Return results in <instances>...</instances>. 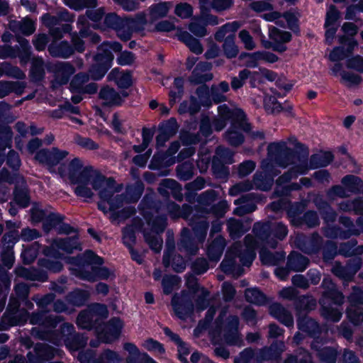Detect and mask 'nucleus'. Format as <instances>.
<instances>
[{
    "label": "nucleus",
    "instance_id": "62",
    "mask_svg": "<svg viewBox=\"0 0 363 363\" xmlns=\"http://www.w3.org/2000/svg\"><path fill=\"white\" fill-rule=\"evenodd\" d=\"M177 177L182 181L190 180L193 175V169L191 164L184 162L178 164L176 168Z\"/></svg>",
    "mask_w": 363,
    "mask_h": 363
},
{
    "label": "nucleus",
    "instance_id": "49",
    "mask_svg": "<svg viewBox=\"0 0 363 363\" xmlns=\"http://www.w3.org/2000/svg\"><path fill=\"white\" fill-rule=\"evenodd\" d=\"M44 62L42 58L33 60L30 69V77L34 82L42 80L45 77Z\"/></svg>",
    "mask_w": 363,
    "mask_h": 363
},
{
    "label": "nucleus",
    "instance_id": "31",
    "mask_svg": "<svg viewBox=\"0 0 363 363\" xmlns=\"http://www.w3.org/2000/svg\"><path fill=\"white\" fill-rule=\"evenodd\" d=\"M13 194L15 202L21 208H25L30 205V197L28 189L26 185H16L13 191Z\"/></svg>",
    "mask_w": 363,
    "mask_h": 363
},
{
    "label": "nucleus",
    "instance_id": "43",
    "mask_svg": "<svg viewBox=\"0 0 363 363\" xmlns=\"http://www.w3.org/2000/svg\"><path fill=\"white\" fill-rule=\"evenodd\" d=\"M16 34V40L19 43L18 53L21 62H28L31 57V46L29 41L25 38Z\"/></svg>",
    "mask_w": 363,
    "mask_h": 363
},
{
    "label": "nucleus",
    "instance_id": "59",
    "mask_svg": "<svg viewBox=\"0 0 363 363\" xmlns=\"http://www.w3.org/2000/svg\"><path fill=\"white\" fill-rule=\"evenodd\" d=\"M213 125L211 118L206 113L201 114L199 121V133L207 138L213 133Z\"/></svg>",
    "mask_w": 363,
    "mask_h": 363
},
{
    "label": "nucleus",
    "instance_id": "46",
    "mask_svg": "<svg viewBox=\"0 0 363 363\" xmlns=\"http://www.w3.org/2000/svg\"><path fill=\"white\" fill-rule=\"evenodd\" d=\"M211 171L217 179H227L230 175L229 168L220 158L216 157L212 160Z\"/></svg>",
    "mask_w": 363,
    "mask_h": 363
},
{
    "label": "nucleus",
    "instance_id": "42",
    "mask_svg": "<svg viewBox=\"0 0 363 363\" xmlns=\"http://www.w3.org/2000/svg\"><path fill=\"white\" fill-rule=\"evenodd\" d=\"M220 270L227 275L237 274L240 276L242 274V268L236 264L234 258L225 257L220 264Z\"/></svg>",
    "mask_w": 363,
    "mask_h": 363
},
{
    "label": "nucleus",
    "instance_id": "29",
    "mask_svg": "<svg viewBox=\"0 0 363 363\" xmlns=\"http://www.w3.org/2000/svg\"><path fill=\"white\" fill-rule=\"evenodd\" d=\"M346 190L352 194H361L363 191V180L357 176L347 174L341 180Z\"/></svg>",
    "mask_w": 363,
    "mask_h": 363
},
{
    "label": "nucleus",
    "instance_id": "52",
    "mask_svg": "<svg viewBox=\"0 0 363 363\" xmlns=\"http://www.w3.org/2000/svg\"><path fill=\"white\" fill-rule=\"evenodd\" d=\"M306 207V204L302 202H295L290 205L286 213L293 226L296 223V218L302 217Z\"/></svg>",
    "mask_w": 363,
    "mask_h": 363
},
{
    "label": "nucleus",
    "instance_id": "11",
    "mask_svg": "<svg viewBox=\"0 0 363 363\" xmlns=\"http://www.w3.org/2000/svg\"><path fill=\"white\" fill-rule=\"evenodd\" d=\"M296 325L298 329L304 333L308 337L313 338L312 342H320L322 338L320 337L323 330L320 323L314 318L308 315L297 317Z\"/></svg>",
    "mask_w": 363,
    "mask_h": 363
},
{
    "label": "nucleus",
    "instance_id": "23",
    "mask_svg": "<svg viewBox=\"0 0 363 363\" xmlns=\"http://www.w3.org/2000/svg\"><path fill=\"white\" fill-rule=\"evenodd\" d=\"M225 246V239L222 235H218L207 247L206 254L208 259L213 262L219 261Z\"/></svg>",
    "mask_w": 363,
    "mask_h": 363
},
{
    "label": "nucleus",
    "instance_id": "48",
    "mask_svg": "<svg viewBox=\"0 0 363 363\" xmlns=\"http://www.w3.org/2000/svg\"><path fill=\"white\" fill-rule=\"evenodd\" d=\"M145 189L143 182L138 179L126 188V194L130 202L136 203L141 198Z\"/></svg>",
    "mask_w": 363,
    "mask_h": 363
},
{
    "label": "nucleus",
    "instance_id": "22",
    "mask_svg": "<svg viewBox=\"0 0 363 363\" xmlns=\"http://www.w3.org/2000/svg\"><path fill=\"white\" fill-rule=\"evenodd\" d=\"M31 313L27 310L22 308L18 312L4 314L2 316V321L6 324L8 327L13 326H22L24 325L27 321L30 320Z\"/></svg>",
    "mask_w": 363,
    "mask_h": 363
},
{
    "label": "nucleus",
    "instance_id": "56",
    "mask_svg": "<svg viewBox=\"0 0 363 363\" xmlns=\"http://www.w3.org/2000/svg\"><path fill=\"white\" fill-rule=\"evenodd\" d=\"M95 169L91 166H86L77 173L75 177L70 180L71 183L89 184L91 182Z\"/></svg>",
    "mask_w": 363,
    "mask_h": 363
},
{
    "label": "nucleus",
    "instance_id": "64",
    "mask_svg": "<svg viewBox=\"0 0 363 363\" xmlns=\"http://www.w3.org/2000/svg\"><path fill=\"white\" fill-rule=\"evenodd\" d=\"M347 299L352 306H363V290L359 286H353Z\"/></svg>",
    "mask_w": 363,
    "mask_h": 363
},
{
    "label": "nucleus",
    "instance_id": "34",
    "mask_svg": "<svg viewBox=\"0 0 363 363\" xmlns=\"http://www.w3.org/2000/svg\"><path fill=\"white\" fill-rule=\"evenodd\" d=\"M191 288L194 291V292H196L197 291H199V289L201 290V294L195 299L196 309L199 311H203L206 310L209 306V291L205 287L200 288L196 281H195L194 284L191 286Z\"/></svg>",
    "mask_w": 363,
    "mask_h": 363
},
{
    "label": "nucleus",
    "instance_id": "14",
    "mask_svg": "<svg viewBox=\"0 0 363 363\" xmlns=\"http://www.w3.org/2000/svg\"><path fill=\"white\" fill-rule=\"evenodd\" d=\"M158 192L164 199H169L170 194L178 201H182L184 194L182 185L173 179H164L160 184Z\"/></svg>",
    "mask_w": 363,
    "mask_h": 363
},
{
    "label": "nucleus",
    "instance_id": "30",
    "mask_svg": "<svg viewBox=\"0 0 363 363\" xmlns=\"http://www.w3.org/2000/svg\"><path fill=\"white\" fill-rule=\"evenodd\" d=\"M189 225L191 228V231L196 238L197 241L203 242L206 238L207 232L209 228V223L207 220H195L190 219Z\"/></svg>",
    "mask_w": 363,
    "mask_h": 363
},
{
    "label": "nucleus",
    "instance_id": "40",
    "mask_svg": "<svg viewBox=\"0 0 363 363\" xmlns=\"http://www.w3.org/2000/svg\"><path fill=\"white\" fill-rule=\"evenodd\" d=\"M65 216L59 213L50 212L47 214L43 223V230L45 233H49L52 229H57L60 224L64 220Z\"/></svg>",
    "mask_w": 363,
    "mask_h": 363
},
{
    "label": "nucleus",
    "instance_id": "55",
    "mask_svg": "<svg viewBox=\"0 0 363 363\" xmlns=\"http://www.w3.org/2000/svg\"><path fill=\"white\" fill-rule=\"evenodd\" d=\"M136 226L134 224L126 225L122 229V241L126 247L128 245H135L136 243Z\"/></svg>",
    "mask_w": 363,
    "mask_h": 363
},
{
    "label": "nucleus",
    "instance_id": "3",
    "mask_svg": "<svg viewBox=\"0 0 363 363\" xmlns=\"http://www.w3.org/2000/svg\"><path fill=\"white\" fill-rule=\"evenodd\" d=\"M252 232L269 247L275 249L278 241H282L288 234V228L281 222H257L254 224Z\"/></svg>",
    "mask_w": 363,
    "mask_h": 363
},
{
    "label": "nucleus",
    "instance_id": "13",
    "mask_svg": "<svg viewBox=\"0 0 363 363\" xmlns=\"http://www.w3.org/2000/svg\"><path fill=\"white\" fill-rule=\"evenodd\" d=\"M239 318L236 315H231L228 319L223 328V340L229 346L239 345L242 342L239 328Z\"/></svg>",
    "mask_w": 363,
    "mask_h": 363
},
{
    "label": "nucleus",
    "instance_id": "41",
    "mask_svg": "<svg viewBox=\"0 0 363 363\" xmlns=\"http://www.w3.org/2000/svg\"><path fill=\"white\" fill-rule=\"evenodd\" d=\"M169 9V3L167 1L153 4L149 8L150 16L152 20L162 18L167 16Z\"/></svg>",
    "mask_w": 363,
    "mask_h": 363
},
{
    "label": "nucleus",
    "instance_id": "20",
    "mask_svg": "<svg viewBox=\"0 0 363 363\" xmlns=\"http://www.w3.org/2000/svg\"><path fill=\"white\" fill-rule=\"evenodd\" d=\"M310 264L309 259L298 252H291L287 258L286 267L294 272H302Z\"/></svg>",
    "mask_w": 363,
    "mask_h": 363
},
{
    "label": "nucleus",
    "instance_id": "17",
    "mask_svg": "<svg viewBox=\"0 0 363 363\" xmlns=\"http://www.w3.org/2000/svg\"><path fill=\"white\" fill-rule=\"evenodd\" d=\"M314 203L324 223L327 224L328 226L330 225V223L336 220L337 213L327 201L322 197H318L315 199Z\"/></svg>",
    "mask_w": 363,
    "mask_h": 363
},
{
    "label": "nucleus",
    "instance_id": "57",
    "mask_svg": "<svg viewBox=\"0 0 363 363\" xmlns=\"http://www.w3.org/2000/svg\"><path fill=\"white\" fill-rule=\"evenodd\" d=\"M225 138L230 146L235 147L241 145L245 141L244 135L233 127H230L225 132Z\"/></svg>",
    "mask_w": 363,
    "mask_h": 363
},
{
    "label": "nucleus",
    "instance_id": "12",
    "mask_svg": "<svg viewBox=\"0 0 363 363\" xmlns=\"http://www.w3.org/2000/svg\"><path fill=\"white\" fill-rule=\"evenodd\" d=\"M16 233L15 231L6 233L1 238V242L4 245H9L11 243V247L7 246L6 247H4L0 252V258L2 264L9 269L13 267L15 261L14 253L12 248L14 244L18 241V238L16 236Z\"/></svg>",
    "mask_w": 363,
    "mask_h": 363
},
{
    "label": "nucleus",
    "instance_id": "15",
    "mask_svg": "<svg viewBox=\"0 0 363 363\" xmlns=\"http://www.w3.org/2000/svg\"><path fill=\"white\" fill-rule=\"evenodd\" d=\"M269 315L287 328L294 326V320L291 313L280 303H273L269 307Z\"/></svg>",
    "mask_w": 363,
    "mask_h": 363
},
{
    "label": "nucleus",
    "instance_id": "63",
    "mask_svg": "<svg viewBox=\"0 0 363 363\" xmlns=\"http://www.w3.org/2000/svg\"><path fill=\"white\" fill-rule=\"evenodd\" d=\"M282 349L277 344H272L262 351V357L266 360H278L281 358Z\"/></svg>",
    "mask_w": 363,
    "mask_h": 363
},
{
    "label": "nucleus",
    "instance_id": "8",
    "mask_svg": "<svg viewBox=\"0 0 363 363\" xmlns=\"http://www.w3.org/2000/svg\"><path fill=\"white\" fill-rule=\"evenodd\" d=\"M64 340L66 346L72 350H78L84 347L87 337L84 334L77 333L74 326L69 323H62L60 325V335L57 341Z\"/></svg>",
    "mask_w": 363,
    "mask_h": 363
},
{
    "label": "nucleus",
    "instance_id": "32",
    "mask_svg": "<svg viewBox=\"0 0 363 363\" xmlns=\"http://www.w3.org/2000/svg\"><path fill=\"white\" fill-rule=\"evenodd\" d=\"M144 217L147 223L151 227L152 231L156 233L164 232L167 225V219L165 215L153 216L152 213H147Z\"/></svg>",
    "mask_w": 363,
    "mask_h": 363
},
{
    "label": "nucleus",
    "instance_id": "38",
    "mask_svg": "<svg viewBox=\"0 0 363 363\" xmlns=\"http://www.w3.org/2000/svg\"><path fill=\"white\" fill-rule=\"evenodd\" d=\"M38 266L52 274H58L64 269V264L61 261L46 257L38 259Z\"/></svg>",
    "mask_w": 363,
    "mask_h": 363
},
{
    "label": "nucleus",
    "instance_id": "21",
    "mask_svg": "<svg viewBox=\"0 0 363 363\" xmlns=\"http://www.w3.org/2000/svg\"><path fill=\"white\" fill-rule=\"evenodd\" d=\"M48 50L53 57L67 59L74 54V48L67 40H62L59 43H51L48 45Z\"/></svg>",
    "mask_w": 363,
    "mask_h": 363
},
{
    "label": "nucleus",
    "instance_id": "51",
    "mask_svg": "<svg viewBox=\"0 0 363 363\" xmlns=\"http://www.w3.org/2000/svg\"><path fill=\"white\" fill-rule=\"evenodd\" d=\"M223 50L228 59H233L237 57L239 50L235 43V35L230 34L226 36L223 44Z\"/></svg>",
    "mask_w": 363,
    "mask_h": 363
},
{
    "label": "nucleus",
    "instance_id": "7",
    "mask_svg": "<svg viewBox=\"0 0 363 363\" xmlns=\"http://www.w3.org/2000/svg\"><path fill=\"white\" fill-rule=\"evenodd\" d=\"M114 55L106 53L103 50H98L93 56V62L89 68L91 79L99 81L104 78L113 64Z\"/></svg>",
    "mask_w": 363,
    "mask_h": 363
},
{
    "label": "nucleus",
    "instance_id": "35",
    "mask_svg": "<svg viewBox=\"0 0 363 363\" xmlns=\"http://www.w3.org/2000/svg\"><path fill=\"white\" fill-rule=\"evenodd\" d=\"M179 39L185 43L189 48L190 51L196 55H201L203 51V45L199 39L194 37L187 31H184L181 33Z\"/></svg>",
    "mask_w": 363,
    "mask_h": 363
},
{
    "label": "nucleus",
    "instance_id": "27",
    "mask_svg": "<svg viewBox=\"0 0 363 363\" xmlns=\"http://www.w3.org/2000/svg\"><path fill=\"white\" fill-rule=\"evenodd\" d=\"M320 225V218L318 213L313 210H308L304 212L302 217L296 218L294 225L297 228H315Z\"/></svg>",
    "mask_w": 363,
    "mask_h": 363
},
{
    "label": "nucleus",
    "instance_id": "18",
    "mask_svg": "<svg viewBox=\"0 0 363 363\" xmlns=\"http://www.w3.org/2000/svg\"><path fill=\"white\" fill-rule=\"evenodd\" d=\"M90 293L86 289L76 287L65 296L67 303L74 307H82L87 304Z\"/></svg>",
    "mask_w": 363,
    "mask_h": 363
},
{
    "label": "nucleus",
    "instance_id": "16",
    "mask_svg": "<svg viewBox=\"0 0 363 363\" xmlns=\"http://www.w3.org/2000/svg\"><path fill=\"white\" fill-rule=\"evenodd\" d=\"M196 239V238L190 229L183 228L180 240L177 244L179 250L195 255L199 250Z\"/></svg>",
    "mask_w": 363,
    "mask_h": 363
},
{
    "label": "nucleus",
    "instance_id": "61",
    "mask_svg": "<svg viewBox=\"0 0 363 363\" xmlns=\"http://www.w3.org/2000/svg\"><path fill=\"white\" fill-rule=\"evenodd\" d=\"M179 127L177 119L172 117L160 123L158 130L172 137L177 133Z\"/></svg>",
    "mask_w": 363,
    "mask_h": 363
},
{
    "label": "nucleus",
    "instance_id": "50",
    "mask_svg": "<svg viewBox=\"0 0 363 363\" xmlns=\"http://www.w3.org/2000/svg\"><path fill=\"white\" fill-rule=\"evenodd\" d=\"M269 38L274 43H289L292 40V34L289 31L272 27L269 31Z\"/></svg>",
    "mask_w": 363,
    "mask_h": 363
},
{
    "label": "nucleus",
    "instance_id": "9",
    "mask_svg": "<svg viewBox=\"0 0 363 363\" xmlns=\"http://www.w3.org/2000/svg\"><path fill=\"white\" fill-rule=\"evenodd\" d=\"M172 306L177 317L181 320H185L191 316L194 310V305L190 296L184 291L181 295L175 294L172 296Z\"/></svg>",
    "mask_w": 363,
    "mask_h": 363
},
{
    "label": "nucleus",
    "instance_id": "2",
    "mask_svg": "<svg viewBox=\"0 0 363 363\" xmlns=\"http://www.w3.org/2000/svg\"><path fill=\"white\" fill-rule=\"evenodd\" d=\"M63 318L52 314L48 310L42 309L31 313L29 323L38 327L33 328L32 335L41 340L55 343L60 335V328L56 329Z\"/></svg>",
    "mask_w": 363,
    "mask_h": 363
},
{
    "label": "nucleus",
    "instance_id": "54",
    "mask_svg": "<svg viewBox=\"0 0 363 363\" xmlns=\"http://www.w3.org/2000/svg\"><path fill=\"white\" fill-rule=\"evenodd\" d=\"M345 313L347 318L354 325H359L363 322L362 307L349 305Z\"/></svg>",
    "mask_w": 363,
    "mask_h": 363
},
{
    "label": "nucleus",
    "instance_id": "36",
    "mask_svg": "<svg viewBox=\"0 0 363 363\" xmlns=\"http://www.w3.org/2000/svg\"><path fill=\"white\" fill-rule=\"evenodd\" d=\"M246 301L257 306L267 303V296L258 288L247 289L245 293Z\"/></svg>",
    "mask_w": 363,
    "mask_h": 363
},
{
    "label": "nucleus",
    "instance_id": "44",
    "mask_svg": "<svg viewBox=\"0 0 363 363\" xmlns=\"http://www.w3.org/2000/svg\"><path fill=\"white\" fill-rule=\"evenodd\" d=\"M34 352L38 359L44 361L51 360L55 355V349L45 343H37Z\"/></svg>",
    "mask_w": 363,
    "mask_h": 363
},
{
    "label": "nucleus",
    "instance_id": "1",
    "mask_svg": "<svg viewBox=\"0 0 363 363\" xmlns=\"http://www.w3.org/2000/svg\"><path fill=\"white\" fill-rule=\"evenodd\" d=\"M65 261L75 267L71 269L72 274L83 281L94 282L116 277L113 271L102 266L104 259L91 250H86L83 254L77 256L66 257Z\"/></svg>",
    "mask_w": 363,
    "mask_h": 363
},
{
    "label": "nucleus",
    "instance_id": "58",
    "mask_svg": "<svg viewBox=\"0 0 363 363\" xmlns=\"http://www.w3.org/2000/svg\"><path fill=\"white\" fill-rule=\"evenodd\" d=\"M104 24L106 27L116 30L124 26V18L116 13H108L104 16Z\"/></svg>",
    "mask_w": 363,
    "mask_h": 363
},
{
    "label": "nucleus",
    "instance_id": "33",
    "mask_svg": "<svg viewBox=\"0 0 363 363\" xmlns=\"http://www.w3.org/2000/svg\"><path fill=\"white\" fill-rule=\"evenodd\" d=\"M285 258L283 252H272L267 250H262L259 252V259L262 264L267 266H276Z\"/></svg>",
    "mask_w": 363,
    "mask_h": 363
},
{
    "label": "nucleus",
    "instance_id": "6",
    "mask_svg": "<svg viewBox=\"0 0 363 363\" xmlns=\"http://www.w3.org/2000/svg\"><path fill=\"white\" fill-rule=\"evenodd\" d=\"M339 223L345 228L333 225H329L324 229V235L330 239L347 240L352 236H358L360 235V230L356 227L352 219L349 216H341L338 220Z\"/></svg>",
    "mask_w": 363,
    "mask_h": 363
},
{
    "label": "nucleus",
    "instance_id": "24",
    "mask_svg": "<svg viewBox=\"0 0 363 363\" xmlns=\"http://www.w3.org/2000/svg\"><path fill=\"white\" fill-rule=\"evenodd\" d=\"M335 156L331 151H320L311 155L310 169H316L328 167L334 160Z\"/></svg>",
    "mask_w": 363,
    "mask_h": 363
},
{
    "label": "nucleus",
    "instance_id": "53",
    "mask_svg": "<svg viewBox=\"0 0 363 363\" xmlns=\"http://www.w3.org/2000/svg\"><path fill=\"white\" fill-rule=\"evenodd\" d=\"M218 196L219 193L217 191L210 189L200 194L196 198V202L209 208L218 199Z\"/></svg>",
    "mask_w": 363,
    "mask_h": 363
},
{
    "label": "nucleus",
    "instance_id": "47",
    "mask_svg": "<svg viewBox=\"0 0 363 363\" xmlns=\"http://www.w3.org/2000/svg\"><path fill=\"white\" fill-rule=\"evenodd\" d=\"M13 133L10 126L7 125H0V151H6V148L12 147Z\"/></svg>",
    "mask_w": 363,
    "mask_h": 363
},
{
    "label": "nucleus",
    "instance_id": "10",
    "mask_svg": "<svg viewBox=\"0 0 363 363\" xmlns=\"http://www.w3.org/2000/svg\"><path fill=\"white\" fill-rule=\"evenodd\" d=\"M123 326L124 323L121 318L112 317L104 324L99 337L104 343H112L120 337Z\"/></svg>",
    "mask_w": 363,
    "mask_h": 363
},
{
    "label": "nucleus",
    "instance_id": "39",
    "mask_svg": "<svg viewBox=\"0 0 363 363\" xmlns=\"http://www.w3.org/2000/svg\"><path fill=\"white\" fill-rule=\"evenodd\" d=\"M163 264L165 267H169L171 264L172 269L177 273H182L186 269V262L180 254H174L172 258L165 255L163 257Z\"/></svg>",
    "mask_w": 363,
    "mask_h": 363
},
{
    "label": "nucleus",
    "instance_id": "45",
    "mask_svg": "<svg viewBox=\"0 0 363 363\" xmlns=\"http://www.w3.org/2000/svg\"><path fill=\"white\" fill-rule=\"evenodd\" d=\"M164 204L163 201L157 199L154 194H146L141 200L140 206H142L143 208L159 213L163 209Z\"/></svg>",
    "mask_w": 363,
    "mask_h": 363
},
{
    "label": "nucleus",
    "instance_id": "19",
    "mask_svg": "<svg viewBox=\"0 0 363 363\" xmlns=\"http://www.w3.org/2000/svg\"><path fill=\"white\" fill-rule=\"evenodd\" d=\"M294 305L296 318L303 317L315 308L316 300L312 296L303 295L296 298Z\"/></svg>",
    "mask_w": 363,
    "mask_h": 363
},
{
    "label": "nucleus",
    "instance_id": "4",
    "mask_svg": "<svg viewBox=\"0 0 363 363\" xmlns=\"http://www.w3.org/2000/svg\"><path fill=\"white\" fill-rule=\"evenodd\" d=\"M307 147L300 142L295 143L294 148L288 147L284 143H272L268 146V152L274 155L275 161L280 167H286L294 164L299 157L306 158Z\"/></svg>",
    "mask_w": 363,
    "mask_h": 363
},
{
    "label": "nucleus",
    "instance_id": "28",
    "mask_svg": "<svg viewBox=\"0 0 363 363\" xmlns=\"http://www.w3.org/2000/svg\"><path fill=\"white\" fill-rule=\"evenodd\" d=\"M301 14L296 9H289L282 13V18L287 23L288 28L293 32L296 36L301 35L300 21Z\"/></svg>",
    "mask_w": 363,
    "mask_h": 363
},
{
    "label": "nucleus",
    "instance_id": "26",
    "mask_svg": "<svg viewBox=\"0 0 363 363\" xmlns=\"http://www.w3.org/2000/svg\"><path fill=\"white\" fill-rule=\"evenodd\" d=\"M54 245L60 250L67 254H72L77 250H81L82 246L79 241V236L75 235L65 238H56L54 240Z\"/></svg>",
    "mask_w": 363,
    "mask_h": 363
},
{
    "label": "nucleus",
    "instance_id": "5",
    "mask_svg": "<svg viewBox=\"0 0 363 363\" xmlns=\"http://www.w3.org/2000/svg\"><path fill=\"white\" fill-rule=\"evenodd\" d=\"M345 301L343 293L338 289L323 291L319 299L320 314L328 321L339 322L342 313L338 306Z\"/></svg>",
    "mask_w": 363,
    "mask_h": 363
},
{
    "label": "nucleus",
    "instance_id": "60",
    "mask_svg": "<svg viewBox=\"0 0 363 363\" xmlns=\"http://www.w3.org/2000/svg\"><path fill=\"white\" fill-rule=\"evenodd\" d=\"M309 157V148L307 147V155L305 157H299L297 161L299 162V164L294 165L291 170L294 174V177H297L298 174L305 175L308 173V169H310V160Z\"/></svg>",
    "mask_w": 363,
    "mask_h": 363
},
{
    "label": "nucleus",
    "instance_id": "25",
    "mask_svg": "<svg viewBox=\"0 0 363 363\" xmlns=\"http://www.w3.org/2000/svg\"><path fill=\"white\" fill-rule=\"evenodd\" d=\"M320 342H312L311 349L317 352V355L321 362L325 363H336L338 352L337 350L333 347H321L318 345Z\"/></svg>",
    "mask_w": 363,
    "mask_h": 363
},
{
    "label": "nucleus",
    "instance_id": "37",
    "mask_svg": "<svg viewBox=\"0 0 363 363\" xmlns=\"http://www.w3.org/2000/svg\"><path fill=\"white\" fill-rule=\"evenodd\" d=\"M90 78L91 77L89 72L87 73L79 72L75 74L69 83V89L70 92L72 94H79L85 86L84 84L86 83Z\"/></svg>",
    "mask_w": 363,
    "mask_h": 363
}]
</instances>
